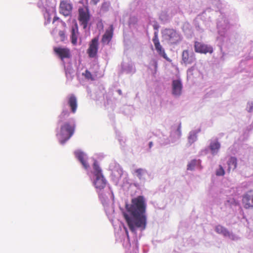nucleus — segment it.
Here are the masks:
<instances>
[{"mask_svg":"<svg viewBox=\"0 0 253 253\" xmlns=\"http://www.w3.org/2000/svg\"><path fill=\"white\" fill-rule=\"evenodd\" d=\"M54 51L60 57L64 66V69L66 77L68 80H72L75 75V71L72 65L68 63L65 64V59L68 60L70 57L69 49L65 48H55Z\"/></svg>","mask_w":253,"mask_h":253,"instance_id":"423d86ee","label":"nucleus"},{"mask_svg":"<svg viewBox=\"0 0 253 253\" xmlns=\"http://www.w3.org/2000/svg\"><path fill=\"white\" fill-rule=\"evenodd\" d=\"M215 231L217 233L221 234L224 237L228 238L232 240L237 241L239 239V237L237 235L220 225L216 226Z\"/></svg>","mask_w":253,"mask_h":253,"instance_id":"9b49d317","label":"nucleus"},{"mask_svg":"<svg viewBox=\"0 0 253 253\" xmlns=\"http://www.w3.org/2000/svg\"><path fill=\"white\" fill-rule=\"evenodd\" d=\"M38 6L43 11V16L45 19L44 24L47 25L49 24L51 19V17L54 16L53 19V23L58 22V23L61 24L63 27L66 26V24L60 19L57 16H55L56 12L55 10V0H39L38 2Z\"/></svg>","mask_w":253,"mask_h":253,"instance_id":"39448f33","label":"nucleus"},{"mask_svg":"<svg viewBox=\"0 0 253 253\" xmlns=\"http://www.w3.org/2000/svg\"><path fill=\"white\" fill-rule=\"evenodd\" d=\"M92 1L94 4H96L99 1V0H92Z\"/></svg>","mask_w":253,"mask_h":253,"instance_id":"79ce46f5","label":"nucleus"},{"mask_svg":"<svg viewBox=\"0 0 253 253\" xmlns=\"http://www.w3.org/2000/svg\"><path fill=\"white\" fill-rule=\"evenodd\" d=\"M238 202L233 198H228L225 202V205L227 207L231 208L233 206H236Z\"/></svg>","mask_w":253,"mask_h":253,"instance_id":"c85d7f7f","label":"nucleus"},{"mask_svg":"<svg viewBox=\"0 0 253 253\" xmlns=\"http://www.w3.org/2000/svg\"><path fill=\"white\" fill-rule=\"evenodd\" d=\"M117 92L120 95H121L122 94V92L121 89L117 90Z\"/></svg>","mask_w":253,"mask_h":253,"instance_id":"37998d69","label":"nucleus"},{"mask_svg":"<svg viewBox=\"0 0 253 253\" xmlns=\"http://www.w3.org/2000/svg\"><path fill=\"white\" fill-rule=\"evenodd\" d=\"M67 105L70 106L71 112L73 114H75L77 108V98L74 94H71L67 98Z\"/></svg>","mask_w":253,"mask_h":253,"instance_id":"5701e85b","label":"nucleus"},{"mask_svg":"<svg viewBox=\"0 0 253 253\" xmlns=\"http://www.w3.org/2000/svg\"><path fill=\"white\" fill-rule=\"evenodd\" d=\"M227 164L228 167L227 170L228 172H230L231 170H234L237 167V158L235 157H230L228 161Z\"/></svg>","mask_w":253,"mask_h":253,"instance_id":"bb28decb","label":"nucleus"},{"mask_svg":"<svg viewBox=\"0 0 253 253\" xmlns=\"http://www.w3.org/2000/svg\"><path fill=\"white\" fill-rule=\"evenodd\" d=\"M69 111L64 107L62 113L59 115L56 128L57 138L61 145L65 143L73 135L76 127L75 120L73 118L70 119L68 121L64 122L66 118L69 116Z\"/></svg>","mask_w":253,"mask_h":253,"instance_id":"7ed1b4c3","label":"nucleus"},{"mask_svg":"<svg viewBox=\"0 0 253 253\" xmlns=\"http://www.w3.org/2000/svg\"><path fill=\"white\" fill-rule=\"evenodd\" d=\"M122 72L126 74H133L136 72L135 66L131 62L122 64Z\"/></svg>","mask_w":253,"mask_h":253,"instance_id":"aec40b11","label":"nucleus"},{"mask_svg":"<svg viewBox=\"0 0 253 253\" xmlns=\"http://www.w3.org/2000/svg\"><path fill=\"white\" fill-rule=\"evenodd\" d=\"M159 18L163 22L165 23L169 21L170 16L167 11H163L160 13Z\"/></svg>","mask_w":253,"mask_h":253,"instance_id":"c756f323","label":"nucleus"},{"mask_svg":"<svg viewBox=\"0 0 253 253\" xmlns=\"http://www.w3.org/2000/svg\"><path fill=\"white\" fill-rule=\"evenodd\" d=\"M195 58L192 51L185 50L182 52V61L186 64H190L194 62Z\"/></svg>","mask_w":253,"mask_h":253,"instance_id":"412c9836","label":"nucleus"},{"mask_svg":"<svg viewBox=\"0 0 253 253\" xmlns=\"http://www.w3.org/2000/svg\"><path fill=\"white\" fill-rule=\"evenodd\" d=\"M183 87L182 83L180 80H174L172 82V94L175 97H179L181 94Z\"/></svg>","mask_w":253,"mask_h":253,"instance_id":"f3484780","label":"nucleus"},{"mask_svg":"<svg viewBox=\"0 0 253 253\" xmlns=\"http://www.w3.org/2000/svg\"><path fill=\"white\" fill-rule=\"evenodd\" d=\"M58 35L60 37V40L62 42L67 40V37L65 34V32L62 30H60L58 33Z\"/></svg>","mask_w":253,"mask_h":253,"instance_id":"f704fd0d","label":"nucleus"},{"mask_svg":"<svg viewBox=\"0 0 253 253\" xmlns=\"http://www.w3.org/2000/svg\"><path fill=\"white\" fill-rule=\"evenodd\" d=\"M210 10V9H207L205 12L209 11Z\"/></svg>","mask_w":253,"mask_h":253,"instance_id":"a18cd8bd","label":"nucleus"},{"mask_svg":"<svg viewBox=\"0 0 253 253\" xmlns=\"http://www.w3.org/2000/svg\"><path fill=\"white\" fill-rule=\"evenodd\" d=\"M157 66L158 64L157 61L155 59H152L150 63V68L151 70H154V72L153 73L154 74L156 72Z\"/></svg>","mask_w":253,"mask_h":253,"instance_id":"473e14b6","label":"nucleus"},{"mask_svg":"<svg viewBox=\"0 0 253 253\" xmlns=\"http://www.w3.org/2000/svg\"><path fill=\"white\" fill-rule=\"evenodd\" d=\"M90 19V14H89L88 9L87 7H80L79 8L78 20L79 23L83 29L86 31L90 29L89 22Z\"/></svg>","mask_w":253,"mask_h":253,"instance_id":"6e6552de","label":"nucleus"},{"mask_svg":"<svg viewBox=\"0 0 253 253\" xmlns=\"http://www.w3.org/2000/svg\"><path fill=\"white\" fill-rule=\"evenodd\" d=\"M118 140L120 141L121 144L122 145V139L121 138H118Z\"/></svg>","mask_w":253,"mask_h":253,"instance_id":"c03bdc74","label":"nucleus"},{"mask_svg":"<svg viewBox=\"0 0 253 253\" xmlns=\"http://www.w3.org/2000/svg\"><path fill=\"white\" fill-rule=\"evenodd\" d=\"M79 35L78 26L77 23L75 22L72 24L70 29V39L73 45H76L77 44Z\"/></svg>","mask_w":253,"mask_h":253,"instance_id":"ddd939ff","label":"nucleus"},{"mask_svg":"<svg viewBox=\"0 0 253 253\" xmlns=\"http://www.w3.org/2000/svg\"><path fill=\"white\" fill-rule=\"evenodd\" d=\"M109 4L107 2H104L102 5V9L104 11H107L108 10Z\"/></svg>","mask_w":253,"mask_h":253,"instance_id":"e433bc0d","label":"nucleus"},{"mask_svg":"<svg viewBox=\"0 0 253 253\" xmlns=\"http://www.w3.org/2000/svg\"><path fill=\"white\" fill-rule=\"evenodd\" d=\"M153 146V142L150 141L149 142V148H151Z\"/></svg>","mask_w":253,"mask_h":253,"instance_id":"a19ab883","label":"nucleus"},{"mask_svg":"<svg viewBox=\"0 0 253 253\" xmlns=\"http://www.w3.org/2000/svg\"><path fill=\"white\" fill-rule=\"evenodd\" d=\"M152 41L155 45V49L157 53L159 54V55L163 57L166 60L169 61L170 59L167 56L166 53H165L164 49L160 44L159 40L158 38V32L155 31L154 36L152 39Z\"/></svg>","mask_w":253,"mask_h":253,"instance_id":"9d476101","label":"nucleus"},{"mask_svg":"<svg viewBox=\"0 0 253 253\" xmlns=\"http://www.w3.org/2000/svg\"><path fill=\"white\" fill-rule=\"evenodd\" d=\"M200 129L192 130L189 133L188 141L190 145L196 142L198 138V134L200 132Z\"/></svg>","mask_w":253,"mask_h":253,"instance_id":"393cba45","label":"nucleus"},{"mask_svg":"<svg viewBox=\"0 0 253 253\" xmlns=\"http://www.w3.org/2000/svg\"><path fill=\"white\" fill-rule=\"evenodd\" d=\"M95 187L104 210L107 215L110 214L114 211L113 204L110 201L107 196L102 192L107 185V182L104 177L102 170L99 166L97 162L95 160L93 164V171L90 176Z\"/></svg>","mask_w":253,"mask_h":253,"instance_id":"f03ea898","label":"nucleus"},{"mask_svg":"<svg viewBox=\"0 0 253 253\" xmlns=\"http://www.w3.org/2000/svg\"><path fill=\"white\" fill-rule=\"evenodd\" d=\"M60 13L65 16H69L71 15L72 6L70 3L65 1H62L60 5Z\"/></svg>","mask_w":253,"mask_h":253,"instance_id":"4be33fe9","label":"nucleus"},{"mask_svg":"<svg viewBox=\"0 0 253 253\" xmlns=\"http://www.w3.org/2000/svg\"><path fill=\"white\" fill-rule=\"evenodd\" d=\"M131 205L126 204V211L124 212V216L126 220L130 231L135 235V247L131 251V245L128 231L126 229L125 234L122 235L123 246L126 248V253H138V240L136 237L137 232L139 231V237L142 231L145 229L147 224V217L145 214L146 202L143 196H139L131 200Z\"/></svg>","mask_w":253,"mask_h":253,"instance_id":"f257e3e1","label":"nucleus"},{"mask_svg":"<svg viewBox=\"0 0 253 253\" xmlns=\"http://www.w3.org/2000/svg\"><path fill=\"white\" fill-rule=\"evenodd\" d=\"M135 19V17H131V18H130V23H132V22L134 23Z\"/></svg>","mask_w":253,"mask_h":253,"instance_id":"ea45409f","label":"nucleus"},{"mask_svg":"<svg viewBox=\"0 0 253 253\" xmlns=\"http://www.w3.org/2000/svg\"><path fill=\"white\" fill-rule=\"evenodd\" d=\"M209 143V146L203 150L202 152L205 154H207L210 152L213 156L216 155L220 148V143L217 138L210 140Z\"/></svg>","mask_w":253,"mask_h":253,"instance_id":"1a4fd4ad","label":"nucleus"},{"mask_svg":"<svg viewBox=\"0 0 253 253\" xmlns=\"http://www.w3.org/2000/svg\"><path fill=\"white\" fill-rule=\"evenodd\" d=\"M153 27L154 29L156 30L155 31L158 32V29L159 28V26L157 22H155L153 25Z\"/></svg>","mask_w":253,"mask_h":253,"instance_id":"4c0bfd02","label":"nucleus"},{"mask_svg":"<svg viewBox=\"0 0 253 253\" xmlns=\"http://www.w3.org/2000/svg\"><path fill=\"white\" fill-rule=\"evenodd\" d=\"M242 202L245 208H253V190L248 191L244 194Z\"/></svg>","mask_w":253,"mask_h":253,"instance_id":"4468645a","label":"nucleus"},{"mask_svg":"<svg viewBox=\"0 0 253 253\" xmlns=\"http://www.w3.org/2000/svg\"><path fill=\"white\" fill-rule=\"evenodd\" d=\"M193 70H194V67H191V68H189L187 70V74L192 75Z\"/></svg>","mask_w":253,"mask_h":253,"instance_id":"58836bf2","label":"nucleus"},{"mask_svg":"<svg viewBox=\"0 0 253 253\" xmlns=\"http://www.w3.org/2000/svg\"><path fill=\"white\" fill-rule=\"evenodd\" d=\"M246 110L249 113H251L253 111V102L249 101L247 103Z\"/></svg>","mask_w":253,"mask_h":253,"instance_id":"c9c22d12","label":"nucleus"},{"mask_svg":"<svg viewBox=\"0 0 253 253\" xmlns=\"http://www.w3.org/2000/svg\"><path fill=\"white\" fill-rule=\"evenodd\" d=\"M113 36V26L111 25L109 29H107L103 35L102 42L104 44H108L111 41Z\"/></svg>","mask_w":253,"mask_h":253,"instance_id":"b1692460","label":"nucleus"},{"mask_svg":"<svg viewBox=\"0 0 253 253\" xmlns=\"http://www.w3.org/2000/svg\"><path fill=\"white\" fill-rule=\"evenodd\" d=\"M135 175L141 181H144L148 175L147 171L145 169H138L135 170Z\"/></svg>","mask_w":253,"mask_h":253,"instance_id":"a878e982","label":"nucleus"},{"mask_svg":"<svg viewBox=\"0 0 253 253\" xmlns=\"http://www.w3.org/2000/svg\"><path fill=\"white\" fill-rule=\"evenodd\" d=\"M216 26L219 35V36L217 37V40L220 42V49L222 54L220 59L223 61L225 53L222 52V47H228L233 43L234 40L231 37V35L228 32L230 26L228 20L223 15H221V17L218 19Z\"/></svg>","mask_w":253,"mask_h":253,"instance_id":"20e7f679","label":"nucleus"},{"mask_svg":"<svg viewBox=\"0 0 253 253\" xmlns=\"http://www.w3.org/2000/svg\"><path fill=\"white\" fill-rule=\"evenodd\" d=\"M98 38H94L92 40L90 43L89 47L87 50V53L90 58H94L97 54L98 48Z\"/></svg>","mask_w":253,"mask_h":253,"instance_id":"dca6fc26","label":"nucleus"},{"mask_svg":"<svg viewBox=\"0 0 253 253\" xmlns=\"http://www.w3.org/2000/svg\"><path fill=\"white\" fill-rule=\"evenodd\" d=\"M181 136V123H180L177 127H173L170 134V138L171 143H174L177 141Z\"/></svg>","mask_w":253,"mask_h":253,"instance_id":"6ab92c4d","label":"nucleus"},{"mask_svg":"<svg viewBox=\"0 0 253 253\" xmlns=\"http://www.w3.org/2000/svg\"><path fill=\"white\" fill-rule=\"evenodd\" d=\"M200 165L201 161L200 160H192L188 164L187 169L189 170H193L196 168H198Z\"/></svg>","mask_w":253,"mask_h":253,"instance_id":"cd10ccee","label":"nucleus"},{"mask_svg":"<svg viewBox=\"0 0 253 253\" xmlns=\"http://www.w3.org/2000/svg\"><path fill=\"white\" fill-rule=\"evenodd\" d=\"M224 174V169L221 165H219L218 169H217L216 170V175L217 176H223Z\"/></svg>","mask_w":253,"mask_h":253,"instance_id":"72a5a7b5","label":"nucleus"},{"mask_svg":"<svg viewBox=\"0 0 253 253\" xmlns=\"http://www.w3.org/2000/svg\"><path fill=\"white\" fill-rule=\"evenodd\" d=\"M114 164V169H112L111 176L113 180L117 184L123 174V170L119 164Z\"/></svg>","mask_w":253,"mask_h":253,"instance_id":"a211bd4d","label":"nucleus"},{"mask_svg":"<svg viewBox=\"0 0 253 253\" xmlns=\"http://www.w3.org/2000/svg\"><path fill=\"white\" fill-rule=\"evenodd\" d=\"M76 158L81 163L83 167L86 170H88L89 168V165L87 162L88 157L87 155L80 150H76L74 152Z\"/></svg>","mask_w":253,"mask_h":253,"instance_id":"f8f14e48","label":"nucleus"},{"mask_svg":"<svg viewBox=\"0 0 253 253\" xmlns=\"http://www.w3.org/2000/svg\"><path fill=\"white\" fill-rule=\"evenodd\" d=\"M162 36L164 40L171 45L178 44L183 39L180 33L173 29H164L162 31Z\"/></svg>","mask_w":253,"mask_h":253,"instance_id":"0eeeda50","label":"nucleus"},{"mask_svg":"<svg viewBox=\"0 0 253 253\" xmlns=\"http://www.w3.org/2000/svg\"><path fill=\"white\" fill-rule=\"evenodd\" d=\"M83 75L88 80L94 81L95 80V77L91 74L87 70H86L84 73H83Z\"/></svg>","mask_w":253,"mask_h":253,"instance_id":"2f4dec72","label":"nucleus"},{"mask_svg":"<svg viewBox=\"0 0 253 253\" xmlns=\"http://www.w3.org/2000/svg\"><path fill=\"white\" fill-rule=\"evenodd\" d=\"M159 143L161 145H167L171 143L170 138L169 139L167 136L163 135L159 138Z\"/></svg>","mask_w":253,"mask_h":253,"instance_id":"7c9ffc66","label":"nucleus"},{"mask_svg":"<svg viewBox=\"0 0 253 253\" xmlns=\"http://www.w3.org/2000/svg\"><path fill=\"white\" fill-rule=\"evenodd\" d=\"M194 48L196 52L201 53H211L213 51L211 46L198 42H195Z\"/></svg>","mask_w":253,"mask_h":253,"instance_id":"2eb2a0df","label":"nucleus"}]
</instances>
